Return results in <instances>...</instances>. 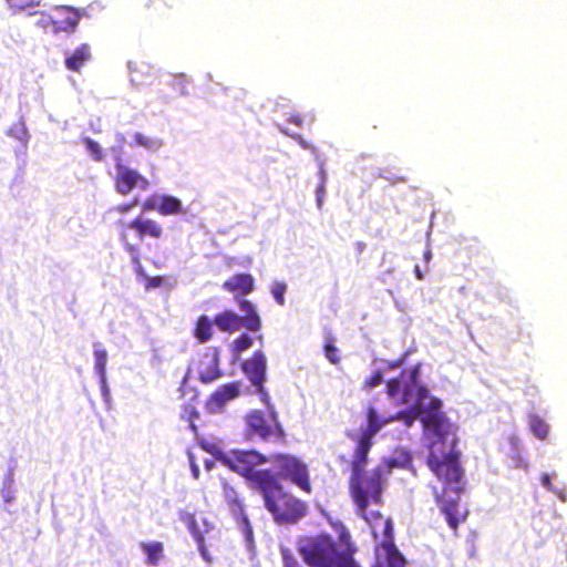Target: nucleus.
I'll list each match as a JSON object with an SVG mask.
<instances>
[{
  "label": "nucleus",
  "instance_id": "1",
  "mask_svg": "<svg viewBox=\"0 0 567 567\" xmlns=\"http://www.w3.org/2000/svg\"><path fill=\"white\" fill-rule=\"evenodd\" d=\"M422 423L431 436L426 465L443 484L442 491L432 488L434 498L449 526L456 532L460 524L466 519V514L460 512L464 470L461 465L455 426L445 414L422 417Z\"/></svg>",
  "mask_w": 567,
  "mask_h": 567
},
{
  "label": "nucleus",
  "instance_id": "2",
  "mask_svg": "<svg viewBox=\"0 0 567 567\" xmlns=\"http://www.w3.org/2000/svg\"><path fill=\"white\" fill-rule=\"evenodd\" d=\"M347 436L355 443L352 460L350 462L351 475L349 477V492L355 513L363 518L371 527L372 535L377 539L379 535V524L386 520L378 511H368L372 504H383L384 478L380 467L365 472L368 454L372 447V442H367L359 437L355 432H348Z\"/></svg>",
  "mask_w": 567,
  "mask_h": 567
},
{
  "label": "nucleus",
  "instance_id": "3",
  "mask_svg": "<svg viewBox=\"0 0 567 567\" xmlns=\"http://www.w3.org/2000/svg\"><path fill=\"white\" fill-rule=\"evenodd\" d=\"M338 542L329 534H318L302 538L298 551L309 567H339L344 566L350 555H354L357 547L352 542L348 528L338 523L334 525Z\"/></svg>",
  "mask_w": 567,
  "mask_h": 567
},
{
  "label": "nucleus",
  "instance_id": "4",
  "mask_svg": "<svg viewBox=\"0 0 567 567\" xmlns=\"http://www.w3.org/2000/svg\"><path fill=\"white\" fill-rule=\"evenodd\" d=\"M217 460L230 471L246 478L249 486L260 492L277 475L271 470H257L258 466L270 461L262 453L256 450H231L228 453H220Z\"/></svg>",
  "mask_w": 567,
  "mask_h": 567
},
{
  "label": "nucleus",
  "instance_id": "5",
  "mask_svg": "<svg viewBox=\"0 0 567 567\" xmlns=\"http://www.w3.org/2000/svg\"><path fill=\"white\" fill-rule=\"evenodd\" d=\"M259 493L262 496L265 507L278 524H293L307 514V504L285 491L277 477Z\"/></svg>",
  "mask_w": 567,
  "mask_h": 567
},
{
  "label": "nucleus",
  "instance_id": "6",
  "mask_svg": "<svg viewBox=\"0 0 567 567\" xmlns=\"http://www.w3.org/2000/svg\"><path fill=\"white\" fill-rule=\"evenodd\" d=\"M420 369L421 363H416L411 369H404L398 377L386 381V394L395 405H405L412 402V410L421 412L422 401L429 398V389L419 382Z\"/></svg>",
  "mask_w": 567,
  "mask_h": 567
},
{
  "label": "nucleus",
  "instance_id": "7",
  "mask_svg": "<svg viewBox=\"0 0 567 567\" xmlns=\"http://www.w3.org/2000/svg\"><path fill=\"white\" fill-rule=\"evenodd\" d=\"M262 403L268 411V415L257 409L249 411L244 419L246 436L250 440L259 439L264 442H284L286 432L270 396H268V402Z\"/></svg>",
  "mask_w": 567,
  "mask_h": 567
},
{
  "label": "nucleus",
  "instance_id": "8",
  "mask_svg": "<svg viewBox=\"0 0 567 567\" xmlns=\"http://www.w3.org/2000/svg\"><path fill=\"white\" fill-rule=\"evenodd\" d=\"M239 309L244 312L239 316L231 309H225L214 316L216 328L224 333H234L241 328L251 332H257L261 329L262 323L257 307L247 299H237Z\"/></svg>",
  "mask_w": 567,
  "mask_h": 567
},
{
  "label": "nucleus",
  "instance_id": "9",
  "mask_svg": "<svg viewBox=\"0 0 567 567\" xmlns=\"http://www.w3.org/2000/svg\"><path fill=\"white\" fill-rule=\"evenodd\" d=\"M117 228L120 240L126 251L136 250L138 243L143 241L146 237L159 239L164 234L163 226L158 221L142 216L128 223L120 220Z\"/></svg>",
  "mask_w": 567,
  "mask_h": 567
},
{
  "label": "nucleus",
  "instance_id": "10",
  "mask_svg": "<svg viewBox=\"0 0 567 567\" xmlns=\"http://www.w3.org/2000/svg\"><path fill=\"white\" fill-rule=\"evenodd\" d=\"M270 461L275 464L277 480L282 478L298 486L307 494L312 493V485L308 466L297 456L290 454H274Z\"/></svg>",
  "mask_w": 567,
  "mask_h": 567
},
{
  "label": "nucleus",
  "instance_id": "11",
  "mask_svg": "<svg viewBox=\"0 0 567 567\" xmlns=\"http://www.w3.org/2000/svg\"><path fill=\"white\" fill-rule=\"evenodd\" d=\"M421 412H414L412 408L406 411H399L394 414H386L373 404L369 403L365 409L367 425L360 430L357 435L367 442L373 443V437L379 433L385 425L395 421H403L406 426H411L415 420V415Z\"/></svg>",
  "mask_w": 567,
  "mask_h": 567
},
{
  "label": "nucleus",
  "instance_id": "12",
  "mask_svg": "<svg viewBox=\"0 0 567 567\" xmlns=\"http://www.w3.org/2000/svg\"><path fill=\"white\" fill-rule=\"evenodd\" d=\"M379 537H382V540L375 549V567H405V559L394 544L391 518H386V520H382L379 524V535L377 538Z\"/></svg>",
  "mask_w": 567,
  "mask_h": 567
},
{
  "label": "nucleus",
  "instance_id": "13",
  "mask_svg": "<svg viewBox=\"0 0 567 567\" xmlns=\"http://www.w3.org/2000/svg\"><path fill=\"white\" fill-rule=\"evenodd\" d=\"M241 371L255 388L261 402H268L269 392L265 388L267 380V358L261 350H256L248 359L241 362Z\"/></svg>",
  "mask_w": 567,
  "mask_h": 567
},
{
  "label": "nucleus",
  "instance_id": "14",
  "mask_svg": "<svg viewBox=\"0 0 567 567\" xmlns=\"http://www.w3.org/2000/svg\"><path fill=\"white\" fill-rule=\"evenodd\" d=\"M113 182L116 193L123 196L128 195L134 188L147 190L151 185L145 176L125 165L121 156L116 157Z\"/></svg>",
  "mask_w": 567,
  "mask_h": 567
},
{
  "label": "nucleus",
  "instance_id": "15",
  "mask_svg": "<svg viewBox=\"0 0 567 567\" xmlns=\"http://www.w3.org/2000/svg\"><path fill=\"white\" fill-rule=\"evenodd\" d=\"M241 393V382L231 381L215 389L205 401V409L210 414L223 412L226 404L237 399Z\"/></svg>",
  "mask_w": 567,
  "mask_h": 567
},
{
  "label": "nucleus",
  "instance_id": "16",
  "mask_svg": "<svg viewBox=\"0 0 567 567\" xmlns=\"http://www.w3.org/2000/svg\"><path fill=\"white\" fill-rule=\"evenodd\" d=\"M224 375L220 370V349L208 348L198 362V380L203 384H209Z\"/></svg>",
  "mask_w": 567,
  "mask_h": 567
},
{
  "label": "nucleus",
  "instance_id": "17",
  "mask_svg": "<svg viewBox=\"0 0 567 567\" xmlns=\"http://www.w3.org/2000/svg\"><path fill=\"white\" fill-rule=\"evenodd\" d=\"M83 12L72 7H60L52 13L53 34L61 32L73 33L80 22Z\"/></svg>",
  "mask_w": 567,
  "mask_h": 567
},
{
  "label": "nucleus",
  "instance_id": "18",
  "mask_svg": "<svg viewBox=\"0 0 567 567\" xmlns=\"http://www.w3.org/2000/svg\"><path fill=\"white\" fill-rule=\"evenodd\" d=\"M221 491L229 509L235 516L240 517V520L246 527L247 534L250 536L252 533L251 527L249 525V519L245 514V505L240 499L238 492L227 481L221 482Z\"/></svg>",
  "mask_w": 567,
  "mask_h": 567
},
{
  "label": "nucleus",
  "instance_id": "19",
  "mask_svg": "<svg viewBox=\"0 0 567 567\" xmlns=\"http://www.w3.org/2000/svg\"><path fill=\"white\" fill-rule=\"evenodd\" d=\"M223 289L237 296H247L255 290V279L250 274L240 272L229 277L223 284Z\"/></svg>",
  "mask_w": 567,
  "mask_h": 567
},
{
  "label": "nucleus",
  "instance_id": "20",
  "mask_svg": "<svg viewBox=\"0 0 567 567\" xmlns=\"http://www.w3.org/2000/svg\"><path fill=\"white\" fill-rule=\"evenodd\" d=\"M91 58L90 44L82 43L65 59V68L72 72H80Z\"/></svg>",
  "mask_w": 567,
  "mask_h": 567
},
{
  "label": "nucleus",
  "instance_id": "21",
  "mask_svg": "<svg viewBox=\"0 0 567 567\" xmlns=\"http://www.w3.org/2000/svg\"><path fill=\"white\" fill-rule=\"evenodd\" d=\"M214 318L210 319L207 315H200L197 317L194 328L193 337L199 343H207L214 338Z\"/></svg>",
  "mask_w": 567,
  "mask_h": 567
},
{
  "label": "nucleus",
  "instance_id": "22",
  "mask_svg": "<svg viewBox=\"0 0 567 567\" xmlns=\"http://www.w3.org/2000/svg\"><path fill=\"white\" fill-rule=\"evenodd\" d=\"M183 213V206L178 198L171 195H161L158 214L162 216L178 215Z\"/></svg>",
  "mask_w": 567,
  "mask_h": 567
},
{
  "label": "nucleus",
  "instance_id": "23",
  "mask_svg": "<svg viewBox=\"0 0 567 567\" xmlns=\"http://www.w3.org/2000/svg\"><path fill=\"white\" fill-rule=\"evenodd\" d=\"M141 547L146 554V564L148 566L158 565L163 557L164 546L161 542L141 543Z\"/></svg>",
  "mask_w": 567,
  "mask_h": 567
},
{
  "label": "nucleus",
  "instance_id": "24",
  "mask_svg": "<svg viewBox=\"0 0 567 567\" xmlns=\"http://www.w3.org/2000/svg\"><path fill=\"white\" fill-rule=\"evenodd\" d=\"M174 0H147L145 9L150 16L164 17L173 9Z\"/></svg>",
  "mask_w": 567,
  "mask_h": 567
},
{
  "label": "nucleus",
  "instance_id": "25",
  "mask_svg": "<svg viewBox=\"0 0 567 567\" xmlns=\"http://www.w3.org/2000/svg\"><path fill=\"white\" fill-rule=\"evenodd\" d=\"M323 353L326 359L333 365H338L341 361L339 349L336 347V337L331 332L324 336Z\"/></svg>",
  "mask_w": 567,
  "mask_h": 567
},
{
  "label": "nucleus",
  "instance_id": "26",
  "mask_svg": "<svg viewBox=\"0 0 567 567\" xmlns=\"http://www.w3.org/2000/svg\"><path fill=\"white\" fill-rule=\"evenodd\" d=\"M7 134L21 142L23 145L28 143L30 137L29 131L23 120H19L16 123H13L9 127Z\"/></svg>",
  "mask_w": 567,
  "mask_h": 567
},
{
  "label": "nucleus",
  "instance_id": "27",
  "mask_svg": "<svg viewBox=\"0 0 567 567\" xmlns=\"http://www.w3.org/2000/svg\"><path fill=\"white\" fill-rule=\"evenodd\" d=\"M200 416L198 410L190 403H186L182 408L181 417L188 422V427L193 433H197L198 427L195 424V421Z\"/></svg>",
  "mask_w": 567,
  "mask_h": 567
},
{
  "label": "nucleus",
  "instance_id": "28",
  "mask_svg": "<svg viewBox=\"0 0 567 567\" xmlns=\"http://www.w3.org/2000/svg\"><path fill=\"white\" fill-rule=\"evenodd\" d=\"M254 343L252 338L247 333L239 334L230 344L233 355L238 357L241 352L248 350Z\"/></svg>",
  "mask_w": 567,
  "mask_h": 567
},
{
  "label": "nucleus",
  "instance_id": "29",
  "mask_svg": "<svg viewBox=\"0 0 567 567\" xmlns=\"http://www.w3.org/2000/svg\"><path fill=\"white\" fill-rule=\"evenodd\" d=\"M82 143L84 144L86 151L90 153L91 158L94 162H102L104 159V153L101 145L92 140L91 137H83Z\"/></svg>",
  "mask_w": 567,
  "mask_h": 567
},
{
  "label": "nucleus",
  "instance_id": "30",
  "mask_svg": "<svg viewBox=\"0 0 567 567\" xmlns=\"http://www.w3.org/2000/svg\"><path fill=\"white\" fill-rule=\"evenodd\" d=\"M530 429L540 440H545L549 433V425L539 416L530 417Z\"/></svg>",
  "mask_w": 567,
  "mask_h": 567
},
{
  "label": "nucleus",
  "instance_id": "31",
  "mask_svg": "<svg viewBox=\"0 0 567 567\" xmlns=\"http://www.w3.org/2000/svg\"><path fill=\"white\" fill-rule=\"evenodd\" d=\"M107 362V353L104 349L95 348L94 350V369L95 372L102 378H105V368Z\"/></svg>",
  "mask_w": 567,
  "mask_h": 567
},
{
  "label": "nucleus",
  "instance_id": "32",
  "mask_svg": "<svg viewBox=\"0 0 567 567\" xmlns=\"http://www.w3.org/2000/svg\"><path fill=\"white\" fill-rule=\"evenodd\" d=\"M427 399H430L427 405H424V403H422L421 412H425V415L423 417H429L434 414H444L443 412L440 411L442 408V401L440 399L430 395ZM422 402H424V400Z\"/></svg>",
  "mask_w": 567,
  "mask_h": 567
},
{
  "label": "nucleus",
  "instance_id": "33",
  "mask_svg": "<svg viewBox=\"0 0 567 567\" xmlns=\"http://www.w3.org/2000/svg\"><path fill=\"white\" fill-rule=\"evenodd\" d=\"M134 141L137 145L143 146L147 150L157 148L162 144L158 140L145 136L140 132L134 134Z\"/></svg>",
  "mask_w": 567,
  "mask_h": 567
},
{
  "label": "nucleus",
  "instance_id": "34",
  "mask_svg": "<svg viewBox=\"0 0 567 567\" xmlns=\"http://www.w3.org/2000/svg\"><path fill=\"white\" fill-rule=\"evenodd\" d=\"M13 11H21L29 8L38 7L41 0H6Z\"/></svg>",
  "mask_w": 567,
  "mask_h": 567
},
{
  "label": "nucleus",
  "instance_id": "35",
  "mask_svg": "<svg viewBox=\"0 0 567 567\" xmlns=\"http://www.w3.org/2000/svg\"><path fill=\"white\" fill-rule=\"evenodd\" d=\"M287 291V286L285 282H277L272 289H271V293L275 298V300L277 301L278 305L280 306H284L286 300H285V293Z\"/></svg>",
  "mask_w": 567,
  "mask_h": 567
},
{
  "label": "nucleus",
  "instance_id": "36",
  "mask_svg": "<svg viewBox=\"0 0 567 567\" xmlns=\"http://www.w3.org/2000/svg\"><path fill=\"white\" fill-rule=\"evenodd\" d=\"M128 252L131 255V261H132V265H133L135 274L137 276L143 277L145 279L146 274H145L144 268H143L142 262H141V257H140V254H138V248H136V250H134V251H128Z\"/></svg>",
  "mask_w": 567,
  "mask_h": 567
},
{
  "label": "nucleus",
  "instance_id": "37",
  "mask_svg": "<svg viewBox=\"0 0 567 567\" xmlns=\"http://www.w3.org/2000/svg\"><path fill=\"white\" fill-rule=\"evenodd\" d=\"M382 381H383V373H382V371L378 370L364 380L363 388L367 390H370L374 386L380 385L382 383Z\"/></svg>",
  "mask_w": 567,
  "mask_h": 567
},
{
  "label": "nucleus",
  "instance_id": "38",
  "mask_svg": "<svg viewBox=\"0 0 567 567\" xmlns=\"http://www.w3.org/2000/svg\"><path fill=\"white\" fill-rule=\"evenodd\" d=\"M161 195H151L142 204V212H157Z\"/></svg>",
  "mask_w": 567,
  "mask_h": 567
},
{
  "label": "nucleus",
  "instance_id": "39",
  "mask_svg": "<svg viewBox=\"0 0 567 567\" xmlns=\"http://www.w3.org/2000/svg\"><path fill=\"white\" fill-rule=\"evenodd\" d=\"M37 24L45 31H50L53 33V19L52 14H41V18L38 20Z\"/></svg>",
  "mask_w": 567,
  "mask_h": 567
},
{
  "label": "nucleus",
  "instance_id": "40",
  "mask_svg": "<svg viewBox=\"0 0 567 567\" xmlns=\"http://www.w3.org/2000/svg\"><path fill=\"white\" fill-rule=\"evenodd\" d=\"M164 278L162 276H155V277H145V289L151 290L158 288L163 285Z\"/></svg>",
  "mask_w": 567,
  "mask_h": 567
},
{
  "label": "nucleus",
  "instance_id": "41",
  "mask_svg": "<svg viewBox=\"0 0 567 567\" xmlns=\"http://www.w3.org/2000/svg\"><path fill=\"white\" fill-rule=\"evenodd\" d=\"M284 567H300L297 559L289 553L288 549H281Z\"/></svg>",
  "mask_w": 567,
  "mask_h": 567
},
{
  "label": "nucleus",
  "instance_id": "42",
  "mask_svg": "<svg viewBox=\"0 0 567 567\" xmlns=\"http://www.w3.org/2000/svg\"><path fill=\"white\" fill-rule=\"evenodd\" d=\"M138 203L137 198L132 199L130 203L117 205L113 208L114 212L125 214L132 210Z\"/></svg>",
  "mask_w": 567,
  "mask_h": 567
},
{
  "label": "nucleus",
  "instance_id": "43",
  "mask_svg": "<svg viewBox=\"0 0 567 567\" xmlns=\"http://www.w3.org/2000/svg\"><path fill=\"white\" fill-rule=\"evenodd\" d=\"M281 132L285 133L286 135L291 136L303 148H309L308 143L303 140V137L300 134H289L286 130H281Z\"/></svg>",
  "mask_w": 567,
  "mask_h": 567
},
{
  "label": "nucleus",
  "instance_id": "44",
  "mask_svg": "<svg viewBox=\"0 0 567 567\" xmlns=\"http://www.w3.org/2000/svg\"><path fill=\"white\" fill-rule=\"evenodd\" d=\"M288 122L300 127L303 125V117L300 114H292L288 117Z\"/></svg>",
  "mask_w": 567,
  "mask_h": 567
},
{
  "label": "nucleus",
  "instance_id": "45",
  "mask_svg": "<svg viewBox=\"0 0 567 567\" xmlns=\"http://www.w3.org/2000/svg\"><path fill=\"white\" fill-rule=\"evenodd\" d=\"M403 362H404V357L399 360H395V361L386 362V369H389V370L398 369L403 364Z\"/></svg>",
  "mask_w": 567,
  "mask_h": 567
},
{
  "label": "nucleus",
  "instance_id": "46",
  "mask_svg": "<svg viewBox=\"0 0 567 567\" xmlns=\"http://www.w3.org/2000/svg\"><path fill=\"white\" fill-rule=\"evenodd\" d=\"M323 195H324V185H323V183H322V184H320V186L317 188V203H318V206H319V207L322 205Z\"/></svg>",
  "mask_w": 567,
  "mask_h": 567
},
{
  "label": "nucleus",
  "instance_id": "47",
  "mask_svg": "<svg viewBox=\"0 0 567 567\" xmlns=\"http://www.w3.org/2000/svg\"><path fill=\"white\" fill-rule=\"evenodd\" d=\"M354 247H355L357 252L360 255L365 249V244L363 241H357L354 244Z\"/></svg>",
  "mask_w": 567,
  "mask_h": 567
},
{
  "label": "nucleus",
  "instance_id": "48",
  "mask_svg": "<svg viewBox=\"0 0 567 567\" xmlns=\"http://www.w3.org/2000/svg\"><path fill=\"white\" fill-rule=\"evenodd\" d=\"M542 483H543L546 487H548V488H550V487H551V481H550V477H549V475H548V474H544V475L542 476Z\"/></svg>",
  "mask_w": 567,
  "mask_h": 567
},
{
  "label": "nucleus",
  "instance_id": "49",
  "mask_svg": "<svg viewBox=\"0 0 567 567\" xmlns=\"http://www.w3.org/2000/svg\"><path fill=\"white\" fill-rule=\"evenodd\" d=\"M415 274H416V277H417L419 279H422V278H423L422 272H421V270H420V268H419L417 266L415 267Z\"/></svg>",
  "mask_w": 567,
  "mask_h": 567
},
{
  "label": "nucleus",
  "instance_id": "50",
  "mask_svg": "<svg viewBox=\"0 0 567 567\" xmlns=\"http://www.w3.org/2000/svg\"><path fill=\"white\" fill-rule=\"evenodd\" d=\"M193 473H194L195 477L198 476V467L195 464H193Z\"/></svg>",
  "mask_w": 567,
  "mask_h": 567
},
{
  "label": "nucleus",
  "instance_id": "51",
  "mask_svg": "<svg viewBox=\"0 0 567 567\" xmlns=\"http://www.w3.org/2000/svg\"><path fill=\"white\" fill-rule=\"evenodd\" d=\"M187 382V375H185L182 380V385H184Z\"/></svg>",
  "mask_w": 567,
  "mask_h": 567
}]
</instances>
